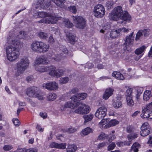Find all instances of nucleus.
I'll use <instances>...</instances> for the list:
<instances>
[{
	"instance_id": "f257e3e1",
	"label": "nucleus",
	"mask_w": 152,
	"mask_h": 152,
	"mask_svg": "<svg viewBox=\"0 0 152 152\" xmlns=\"http://www.w3.org/2000/svg\"><path fill=\"white\" fill-rule=\"evenodd\" d=\"M16 36H9L7 38V42L10 45L6 48V51L8 59L13 61L17 59L19 55V53L17 49V45L19 42L17 40Z\"/></svg>"
},
{
	"instance_id": "f03ea898",
	"label": "nucleus",
	"mask_w": 152,
	"mask_h": 152,
	"mask_svg": "<svg viewBox=\"0 0 152 152\" xmlns=\"http://www.w3.org/2000/svg\"><path fill=\"white\" fill-rule=\"evenodd\" d=\"M64 107H65L74 108L78 107L74 112L76 113L85 114L88 113L91 110L89 106L83 104L82 102H77V101H70L66 102Z\"/></svg>"
},
{
	"instance_id": "7ed1b4c3",
	"label": "nucleus",
	"mask_w": 152,
	"mask_h": 152,
	"mask_svg": "<svg viewBox=\"0 0 152 152\" xmlns=\"http://www.w3.org/2000/svg\"><path fill=\"white\" fill-rule=\"evenodd\" d=\"M112 19L117 21L119 18L124 20L126 22H129L131 19V17L127 11L123 10L121 6L115 7L113 10Z\"/></svg>"
},
{
	"instance_id": "20e7f679",
	"label": "nucleus",
	"mask_w": 152,
	"mask_h": 152,
	"mask_svg": "<svg viewBox=\"0 0 152 152\" xmlns=\"http://www.w3.org/2000/svg\"><path fill=\"white\" fill-rule=\"evenodd\" d=\"M29 64V61L27 57H24L21 58L16 64V75L19 76L23 73L28 66Z\"/></svg>"
},
{
	"instance_id": "39448f33",
	"label": "nucleus",
	"mask_w": 152,
	"mask_h": 152,
	"mask_svg": "<svg viewBox=\"0 0 152 152\" xmlns=\"http://www.w3.org/2000/svg\"><path fill=\"white\" fill-rule=\"evenodd\" d=\"M28 96L30 97H35L40 100H43L44 98L40 93L38 88L33 86L27 88L26 92Z\"/></svg>"
},
{
	"instance_id": "423d86ee",
	"label": "nucleus",
	"mask_w": 152,
	"mask_h": 152,
	"mask_svg": "<svg viewBox=\"0 0 152 152\" xmlns=\"http://www.w3.org/2000/svg\"><path fill=\"white\" fill-rule=\"evenodd\" d=\"M73 21L76 27L83 29L86 25V20L81 16H76L73 17Z\"/></svg>"
},
{
	"instance_id": "0eeeda50",
	"label": "nucleus",
	"mask_w": 152,
	"mask_h": 152,
	"mask_svg": "<svg viewBox=\"0 0 152 152\" xmlns=\"http://www.w3.org/2000/svg\"><path fill=\"white\" fill-rule=\"evenodd\" d=\"M93 12L94 15L95 17L99 18H101L105 14V10L104 8L101 4H98L94 7Z\"/></svg>"
},
{
	"instance_id": "6e6552de",
	"label": "nucleus",
	"mask_w": 152,
	"mask_h": 152,
	"mask_svg": "<svg viewBox=\"0 0 152 152\" xmlns=\"http://www.w3.org/2000/svg\"><path fill=\"white\" fill-rule=\"evenodd\" d=\"M107 111V109L105 107H101L96 111L95 114V115L96 117L102 119L106 115Z\"/></svg>"
},
{
	"instance_id": "1a4fd4ad",
	"label": "nucleus",
	"mask_w": 152,
	"mask_h": 152,
	"mask_svg": "<svg viewBox=\"0 0 152 152\" xmlns=\"http://www.w3.org/2000/svg\"><path fill=\"white\" fill-rule=\"evenodd\" d=\"M56 67L54 66H51L50 68V71L49 74L50 75L56 76L57 77H59L64 74V71L63 69H56Z\"/></svg>"
},
{
	"instance_id": "9d476101",
	"label": "nucleus",
	"mask_w": 152,
	"mask_h": 152,
	"mask_svg": "<svg viewBox=\"0 0 152 152\" xmlns=\"http://www.w3.org/2000/svg\"><path fill=\"white\" fill-rule=\"evenodd\" d=\"M37 53H44L48 51L49 48V46L41 41H37Z\"/></svg>"
},
{
	"instance_id": "9b49d317",
	"label": "nucleus",
	"mask_w": 152,
	"mask_h": 152,
	"mask_svg": "<svg viewBox=\"0 0 152 152\" xmlns=\"http://www.w3.org/2000/svg\"><path fill=\"white\" fill-rule=\"evenodd\" d=\"M61 18L60 17H58L53 16L50 13H48L47 15L45 18L46 23H55L58 20H60Z\"/></svg>"
},
{
	"instance_id": "f8f14e48",
	"label": "nucleus",
	"mask_w": 152,
	"mask_h": 152,
	"mask_svg": "<svg viewBox=\"0 0 152 152\" xmlns=\"http://www.w3.org/2000/svg\"><path fill=\"white\" fill-rule=\"evenodd\" d=\"M129 30L123 27L111 31L110 33V36L112 39H114L118 37L119 35L120 32L122 31L124 32L128 31Z\"/></svg>"
},
{
	"instance_id": "ddd939ff",
	"label": "nucleus",
	"mask_w": 152,
	"mask_h": 152,
	"mask_svg": "<svg viewBox=\"0 0 152 152\" xmlns=\"http://www.w3.org/2000/svg\"><path fill=\"white\" fill-rule=\"evenodd\" d=\"M36 4L37 5V7H35L36 9L40 7L43 9H46L50 6V4L49 1L48 0H38Z\"/></svg>"
},
{
	"instance_id": "4468645a",
	"label": "nucleus",
	"mask_w": 152,
	"mask_h": 152,
	"mask_svg": "<svg viewBox=\"0 0 152 152\" xmlns=\"http://www.w3.org/2000/svg\"><path fill=\"white\" fill-rule=\"evenodd\" d=\"M43 87L50 91H54L58 88V84L55 82H52L43 84Z\"/></svg>"
},
{
	"instance_id": "2eb2a0df",
	"label": "nucleus",
	"mask_w": 152,
	"mask_h": 152,
	"mask_svg": "<svg viewBox=\"0 0 152 152\" xmlns=\"http://www.w3.org/2000/svg\"><path fill=\"white\" fill-rule=\"evenodd\" d=\"M36 63L39 64H50V61L47 58L43 56L39 57L36 60Z\"/></svg>"
},
{
	"instance_id": "dca6fc26",
	"label": "nucleus",
	"mask_w": 152,
	"mask_h": 152,
	"mask_svg": "<svg viewBox=\"0 0 152 152\" xmlns=\"http://www.w3.org/2000/svg\"><path fill=\"white\" fill-rule=\"evenodd\" d=\"M87 96V94L85 93H80L77 95L76 96H73L71 97V101H76L77 102H81L77 99H83Z\"/></svg>"
},
{
	"instance_id": "f3484780",
	"label": "nucleus",
	"mask_w": 152,
	"mask_h": 152,
	"mask_svg": "<svg viewBox=\"0 0 152 152\" xmlns=\"http://www.w3.org/2000/svg\"><path fill=\"white\" fill-rule=\"evenodd\" d=\"M66 39L71 43L74 44L76 42L75 36L71 33L67 32L66 34Z\"/></svg>"
},
{
	"instance_id": "a211bd4d",
	"label": "nucleus",
	"mask_w": 152,
	"mask_h": 152,
	"mask_svg": "<svg viewBox=\"0 0 152 152\" xmlns=\"http://www.w3.org/2000/svg\"><path fill=\"white\" fill-rule=\"evenodd\" d=\"M113 91L114 90L111 88L107 89L103 95V99L105 100L108 99L110 96L113 95Z\"/></svg>"
},
{
	"instance_id": "6ab92c4d",
	"label": "nucleus",
	"mask_w": 152,
	"mask_h": 152,
	"mask_svg": "<svg viewBox=\"0 0 152 152\" xmlns=\"http://www.w3.org/2000/svg\"><path fill=\"white\" fill-rule=\"evenodd\" d=\"M133 34L134 32H132L130 35L126 37L125 43L126 47L132 44L134 40V37H133Z\"/></svg>"
},
{
	"instance_id": "aec40b11",
	"label": "nucleus",
	"mask_w": 152,
	"mask_h": 152,
	"mask_svg": "<svg viewBox=\"0 0 152 152\" xmlns=\"http://www.w3.org/2000/svg\"><path fill=\"white\" fill-rule=\"evenodd\" d=\"M112 76L118 80H123L124 79L123 75L118 72H113L112 74Z\"/></svg>"
},
{
	"instance_id": "412c9836",
	"label": "nucleus",
	"mask_w": 152,
	"mask_h": 152,
	"mask_svg": "<svg viewBox=\"0 0 152 152\" xmlns=\"http://www.w3.org/2000/svg\"><path fill=\"white\" fill-rule=\"evenodd\" d=\"M77 147L76 145L74 144L69 145L67 147V152H75L77 149Z\"/></svg>"
},
{
	"instance_id": "4be33fe9",
	"label": "nucleus",
	"mask_w": 152,
	"mask_h": 152,
	"mask_svg": "<svg viewBox=\"0 0 152 152\" xmlns=\"http://www.w3.org/2000/svg\"><path fill=\"white\" fill-rule=\"evenodd\" d=\"M122 104L121 102L118 99L114 100L113 103V106L115 108L122 107Z\"/></svg>"
},
{
	"instance_id": "5701e85b",
	"label": "nucleus",
	"mask_w": 152,
	"mask_h": 152,
	"mask_svg": "<svg viewBox=\"0 0 152 152\" xmlns=\"http://www.w3.org/2000/svg\"><path fill=\"white\" fill-rule=\"evenodd\" d=\"M126 102L127 105L130 107H132L134 105V102L132 99V97L130 96L126 97Z\"/></svg>"
},
{
	"instance_id": "b1692460",
	"label": "nucleus",
	"mask_w": 152,
	"mask_h": 152,
	"mask_svg": "<svg viewBox=\"0 0 152 152\" xmlns=\"http://www.w3.org/2000/svg\"><path fill=\"white\" fill-rule=\"evenodd\" d=\"M85 120L84 122H87L91 120L94 117V115L91 114L89 115H84L83 116Z\"/></svg>"
},
{
	"instance_id": "393cba45",
	"label": "nucleus",
	"mask_w": 152,
	"mask_h": 152,
	"mask_svg": "<svg viewBox=\"0 0 152 152\" xmlns=\"http://www.w3.org/2000/svg\"><path fill=\"white\" fill-rule=\"evenodd\" d=\"M140 147V144L138 143L135 142L132 146L131 150L134 152H137L138 151V148Z\"/></svg>"
},
{
	"instance_id": "a878e982",
	"label": "nucleus",
	"mask_w": 152,
	"mask_h": 152,
	"mask_svg": "<svg viewBox=\"0 0 152 152\" xmlns=\"http://www.w3.org/2000/svg\"><path fill=\"white\" fill-rule=\"evenodd\" d=\"M151 91L148 90L146 91L143 94V100L146 101L149 99L150 97Z\"/></svg>"
},
{
	"instance_id": "bb28decb",
	"label": "nucleus",
	"mask_w": 152,
	"mask_h": 152,
	"mask_svg": "<svg viewBox=\"0 0 152 152\" xmlns=\"http://www.w3.org/2000/svg\"><path fill=\"white\" fill-rule=\"evenodd\" d=\"M37 41L32 42L31 45V48L33 51L37 53L38 47L37 46Z\"/></svg>"
},
{
	"instance_id": "cd10ccee",
	"label": "nucleus",
	"mask_w": 152,
	"mask_h": 152,
	"mask_svg": "<svg viewBox=\"0 0 152 152\" xmlns=\"http://www.w3.org/2000/svg\"><path fill=\"white\" fill-rule=\"evenodd\" d=\"M146 48V47L145 45H143L140 48H138L135 51V53L139 55L141 54Z\"/></svg>"
},
{
	"instance_id": "c85d7f7f",
	"label": "nucleus",
	"mask_w": 152,
	"mask_h": 152,
	"mask_svg": "<svg viewBox=\"0 0 152 152\" xmlns=\"http://www.w3.org/2000/svg\"><path fill=\"white\" fill-rule=\"evenodd\" d=\"M52 1L57 6L62 7L64 3L65 2V0H53Z\"/></svg>"
},
{
	"instance_id": "c756f323",
	"label": "nucleus",
	"mask_w": 152,
	"mask_h": 152,
	"mask_svg": "<svg viewBox=\"0 0 152 152\" xmlns=\"http://www.w3.org/2000/svg\"><path fill=\"white\" fill-rule=\"evenodd\" d=\"M92 132V129L90 127H87L83 130L82 133L83 135L85 136L88 134Z\"/></svg>"
},
{
	"instance_id": "7c9ffc66",
	"label": "nucleus",
	"mask_w": 152,
	"mask_h": 152,
	"mask_svg": "<svg viewBox=\"0 0 152 152\" xmlns=\"http://www.w3.org/2000/svg\"><path fill=\"white\" fill-rule=\"evenodd\" d=\"M56 98V94L53 93H49L47 96V100L48 101H53Z\"/></svg>"
},
{
	"instance_id": "2f4dec72",
	"label": "nucleus",
	"mask_w": 152,
	"mask_h": 152,
	"mask_svg": "<svg viewBox=\"0 0 152 152\" xmlns=\"http://www.w3.org/2000/svg\"><path fill=\"white\" fill-rule=\"evenodd\" d=\"M37 71L41 72H44L47 70V68L44 66H39L36 68Z\"/></svg>"
},
{
	"instance_id": "473e14b6",
	"label": "nucleus",
	"mask_w": 152,
	"mask_h": 152,
	"mask_svg": "<svg viewBox=\"0 0 152 152\" xmlns=\"http://www.w3.org/2000/svg\"><path fill=\"white\" fill-rule=\"evenodd\" d=\"M38 36L40 38L43 39H47L48 37V34L47 33L43 32H41L39 33Z\"/></svg>"
},
{
	"instance_id": "72a5a7b5",
	"label": "nucleus",
	"mask_w": 152,
	"mask_h": 152,
	"mask_svg": "<svg viewBox=\"0 0 152 152\" xmlns=\"http://www.w3.org/2000/svg\"><path fill=\"white\" fill-rule=\"evenodd\" d=\"M63 23L65 26L67 28H71L73 26V24L68 19L64 20Z\"/></svg>"
},
{
	"instance_id": "f704fd0d",
	"label": "nucleus",
	"mask_w": 152,
	"mask_h": 152,
	"mask_svg": "<svg viewBox=\"0 0 152 152\" xmlns=\"http://www.w3.org/2000/svg\"><path fill=\"white\" fill-rule=\"evenodd\" d=\"M18 36L20 38L23 39H26L28 36L26 33L23 31H21L20 32Z\"/></svg>"
},
{
	"instance_id": "c9c22d12",
	"label": "nucleus",
	"mask_w": 152,
	"mask_h": 152,
	"mask_svg": "<svg viewBox=\"0 0 152 152\" xmlns=\"http://www.w3.org/2000/svg\"><path fill=\"white\" fill-rule=\"evenodd\" d=\"M150 133V130L149 129L141 130L140 132V135L142 136H145Z\"/></svg>"
},
{
	"instance_id": "e433bc0d",
	"label": "nucleus",
	"mask_w": 152,
	"mask_h": 152,
	"mask_svg": "<svg viewBox=\"0 0 152 152\" xmlns=\"http://www.w3.org/2000/svg\"><path fill=\"white\" fill-rule=\"evenodd\" d=\"M141 130L150 129V126L148 123L145 122L143 123L141 127Z\"/></svg>"
},
{
	"instance_id": "4c0bfd02",
	"label": "nucleus",
	"mask_w": 152,
	"mask_h": 152,
	"mask_svg": "<svg viewBox=\"0 0 152 152\" xmlns=\"http://www.w3.org/2000/svg\"><path fill=\"white\" fill-rule=\"evenodd\" d=\"M142 33V30H139L136 34L135 40L137 41L139 40L140 39L142 38L143 37Z\"/></svg>"
},
{
	"instance_id": "58836bf2",
	"label": "nucleus",
	"mask_w": 152,
	"mask_h": 152,
	"mask_svg": "<svg viewBox=\"0 0 152 152\" xmlns=\"http://www.w3.org/2000/svg\"><path fill=\"white\" fill-rule=\"evenodd\" d=\"M149 111H144V110L142 111V113L141 114V116L142 118H149Z\"/></svg>"
},
{
	"instance_id": "ea45409f",
	"label": "nucleus",
	"mask_w": 152,
	"mask_h": 152,
	"mask_svg": "<svg viewBox=\"0 0 152 152\" xmlns=\"http://www.w3.org/2000/svg\"><path fill=\"white\" fill-rule=\"evenodd\" d=\"M152 109V102L151 103H149V104L146 105V106L145 107L144 110V111H152L151 110Z\"/></svg>"
},
{
	"instance_id": "a19ab883",
	"label": "nucleus",
	"mask_w": 152,
	"mask_h": 152,
	"mask_svg": "<svg viewBox=\"0 0 152 152\" xmlns=\"http://www.w3.org/2000/svg\"><path fill=\"white\" fill-rule=\"evenodd\" d=\"M69 80V78L68 77H61L60 78V82L61 83L65 84L68 82Z\"/></svg>"
},
{
	"instance_id": "79ce46f5",
	"label": "nucleus",
	"mask_w": 152,
	"mask_h": 152,
	"mask_svg": "<svg viewBox=\"0 0 152 152\" xmlns=\"http://www.w3.org/2000/svg\"><path fill=\"white\" fill-rule=\"evenodd\" d=\"M37 14H38V17L40 18L44 17V18H45L46 17L48 13L44 12H38Z\"/></svg>"
},
{
	"instance_id": "37998d69",
	"label": "nucleus",
	"mask_w": 152,
	"mask_h": 152,
	"mask_svg": "<svg viewBox=\"0 0 152 152\" xmlns=\"http://www.w3.org/2000/svg\"><path fill=\"white\" fill-rule=\"evenodd\" d=\"M69 11L75 14L77 12V10L76 7L74 6H71L68 7Z\"/></svg>"
},
{
	"instance_id": "c03bdc74",
	"label": "nucleus",
	"mask_w": 152,
	"mask_h": 152,
	"mask_svg": "<svg viewBox=\"0 0 152 152\" xmlns=\"http://www.w3.org/2000/svg\"><path fill=\"white\" fill-rule=\"evenodd\" d=\"M119 122L118 121L115 120V119L111 120L109 123V125L110 126H113L118 123Z\"/></svg>"
},
{
	"instance_id": "a18cd8bd",
	"label": "nucleus",
	"mask_w": 152,
	"mask_h": 152,
	"mask_svg": "<svg viewBox=\"0 0 152 152\" xmlns=\"http://www.w3.org/2000/svg\"><path fill=\"white\" fill-rule=\"evenodd\" d=\"M115 144L114 142H112L107 147L108 151H111L115 147Z\"/></svg>"
},
{
	"instance_id": "49530a36",
	"label": "nucleus",
	"mask_w": 152,
	"mask_h": 152,
	"mask_svg": "<svg viewBox=\"0 0 152 152\" xmlns=\"http://www.w3.org/2000/svg\"><path fill=\"white\" fill-rule=\"evenodd\" d=\"M13 148L11 145H5L3 147V149L5 151H8L12 149Z\"/></svg>"
},
{
	"instance_id": "de8ad7c7",
	"label": "nucleus",
	"mask_w": 152,
	"mask_h": 152,
	"mask_svg": "<svg viewBox=\"0 0 152 152\" xmlns=\"http://www.w3.org/2000/svg\"><path fill=\"white\" fill-rule=\"evenodd\" d=\"M138 137V134L136 133H134L131 135L128 136V139H129L130 140H133L136 138Z\"/></svg>"
},
{
	"instance_id": "09e8293b",
	"label": "nucleus",
	"mask_w": 152,
	"mask_h": 152,
	"mask_svg": "<svg viewBox=\"0 0 152 152\" xmlns=\"http://www.w3.org/2000/svg\"><path fill=\"white\" fill-rule=\"evenodd\" d=\"M12 121L15 126H18L20 124V121L18 119H13Z\"/></svg>"
},
{
	"instance_id": "8fccbe9b",
	"label": "nucleus",
	"mask_w": 152,
	"mask_h": 152,
	"mask_svg": "<svg viewBox=\"0 0 152 152\" xmlns=\"http://www.w3.org/2000/svg\"><path fill=\"white\" fill-rule=\"evenodd\" d=\"M60 50L65 54H66L68 53V50L65 46H63L61 47V48Z\"/></svg>"
},
{
	"instance_id": "3c124183",
	"label": "nucleus",
	"mask_w": 152,
	"mask_h": 152,
	"mask_svg": "<svg viewBox=\"0 0 152 152\" xmlns=\"http://www.w3.org/2000/svg\"><path fill=\"white\" fill-rule=\"evenodd\" d=\"M113 5V3L112 1H108L107 2L106 6L108 9H110L112 7Z\"/></svg>"
},
{
	"instance_id": "603ef678",
	"label": "nucleus",
	"mask_w": 152,
	"mask_h": 152,
	"mask_svg": "<svg viewBox=\"0 0 152 152\" xmlns=\"http://www.w3.org/2000/svg\"><path fill=\"white\" fill-rule=\"evenodd\" d=\"M105 137V134L104 133H102L98 136V138L99 140H104Z\"/></svg>"
},
{
	"instance_id": "864d4df0",
	"label": "nucleus",
	"mask_w": 152,
	"mask_h": 152,
	"mask_svg": "<svg viewBox=\"0 0 152 152\" xmlns=\"http://www.w3.org/2000/svg\"><path fill=\"white\" fill-rule=\"evenodd\" d=\"M79 89L77 88H72L70 91L71 94H75L78 92Z\"/></svg>"
},
{
	"instance_id": "5fc2aeb1",
	"label": "nucleus",
	"mask_w": 152,
	"mask_h": 152,
	"mask_svg": "<svg viewBox=\"0 0 152 152\" xmlns=\"http://www.w3.org/2000/svg\"><path fill=\"white\" fill-rule=\"evenodd\" d=\"M126 93L127 94V96H130L132 97V89L131 88L128 89L126 90Z\"/></svg>"
},
{
	"instance_id": "6e6d98bb",
	"label": "nucleus",
	"mask_w": 152,
	"mask_h": 152,
	"mask_svg": "<svg viewBox=\"0 0 152 152\" xmlns=\"http://www.w3.org/2000/svg\"><path fill=\"white\" fill-rule=\"evenodd\" d=\"M150 30L149 29H144L142 30L144 36L147 37L148 36Z\"/></svg>"
},
{
	"instance_id": "4d7b16f0",
	"label": "nucleus",
	"mask_w": 152,
	"mask_h": 152,
	"mask_svg": "<svg viewBox=\"0 0 152 152\" xmlns=\"http://www.w3.org/2000/svg\"><path fill=\"white\" fill-rule=\"evenodd\" d=\"M50 146L52 148H59L58 147V144L54 142L51 143Z\"/></svg>"
},
{
	"instance_id": "13d9d810",
	"label": "nucleus",
	"mask_w": 152,
	"mask_h": 152,
	"mask_svg": "<svg viewBox=\"0 0 152 152\" xmlns=\"http://www.w3.org/2000/svg\"><path fill=\"white\" fill-rule=\"evenodd\" d=\"M66 144L65 143H61L58 144V148L64 149L66 148Z\"/></svg>"
},
{
	"instance_id": "bf43d9fd",
	"label": "nucleus",
	"mask_w": 152,
	"mask_h": 152,
	"mask_svg": "<svg viewBox=\"0 0 152 152\" xmlns=\"http://www.w3.org/2000/svg\"><path fill=\"white\" fill-rule=\"evenodd\" d=\"M107 120L105 119H102L101 121L99 122V124L102 126H103L104 124H107Z\"/></svg>"
},
{
	"instance_id": "052dcab7",
	"label": "nucleus",
	"mask_w": 152,
	"mask_h": 152,
	"mask_svg": "<svg viewBox=\"0 0 152 152\" xmlns=\"http://www.w3.org/2000/svg\"><path fill=\"white\" fill-rule=\"evenodd\" d=\"M40 115L41 117H42L43 118H45L47 117V114L45 112H40Z\"/></svg>"
},
{
	"instance_id": "680f3d73",
	"label": "nucleus",
	"mask_w": 152,
	"mask_h": 152,
	"mask_svg": "<svg viewBox=\"0 0 152 152\" xmlns=\"http://www.w3.org/2000/svg\"><path fill=\"white\" fill-rule=\"evenodd\" d=\"M109 141L110 142L112 141L113 140H114L115 138V136L114 135L110 134L109 135Z\"/></svg>"
},
{
	"instance_id": "e2e57ef3",
	"label": "nucleus",
	"mask_w": 152,
	"mask_h": 152,
	"mask_svg": "<svg viewBox=\"0 0 152 152\" xmlns=\"http://www.w3.org/2000/svg\"><path fill=\"white\" fill-rule=\"evenodd\" d=\"M76 129L73 128H69L67 130V131L70 133H72L76 131Z\"/></svg>"
},
{
	"instance_id": "0e129e2a",
	"label": "nucleus",
	"mask_w": 152,
	"mask_h": 152,
	"mask_svg": "<svg viewBox=\"0 0 152 152\" xmlns=\"http://www.w3.org/2000/svg\"><path fill=\"white\" fill-rule=\"evenodd\" d=\"M54 42V39L52 36H50L48 39V42L49 43H53Z\"/></svg>"
},
{
	"instance_id": "69168bd1",
	"label": "nucleus",
	"mask_w": 152,
	"mask_h": 152,
	"mask_svg": "<svg viewBox=\"0 0 152 152\" xmlns=\"http://www.w3.org/2000/svg\"><path fill=\"white\" fill-rule=\"evenodd\" d=\"M87 67L88 69H91L94 67V65L91 63H88L87 64Z\"/></svg>"
},
{
	"instance_id": "338daca9",
	"label": "nucleus",
	"mask_w": 152,
	"mask_h": 152,
	"mask_svg": "<svg viewBox=\"0 0 152 152\" xmlns=\"http://www.w3.org/2000/svg\"><path fill=\"white\" fill-rule=\"evenodd\" d=\"M37 150L36 148H30L28 150L27 152H37Z\"/></svg>"
},
{
	"instance_id": "774afa93",
	"label": "nucleus",
	"mask_w": 152,
	"mask_h": 152,
	"mask_svg": "<svg viewBox=\"0 0 152 152\" xmlns=\"http://www.w3.org/2000/svg\"><path fill=\"white\" fill-rule=\"evenodd\" d=\"M148 143L149 144V146L152 147V135L150 137V138L148 141Z\"/></svg>"
}]
</instances>
